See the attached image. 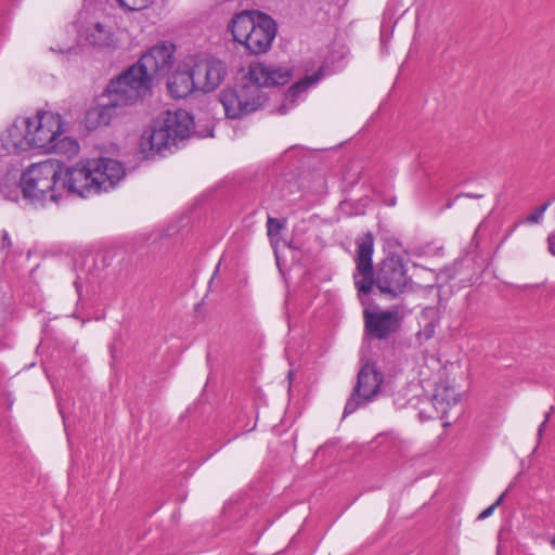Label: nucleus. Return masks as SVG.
Listing matches in <instances>:
<instances>
[{"instance_id":"obj_15","label":"nucleus","mask_w":555,"mask_h":555,"mask_svg":"<svg viewBox=\"0 0 555 555\" xmlns=\"http://www.w3.org/2000/svg\"><path fill=\"white\" fill-rule=\"evenodd\" d=\"M108 96V103L91 108L87 112L86 122L89 128L106 126L116 115V109L122 107L120 103H115V98Z\"/></svg>"},{"instance_id":"obj_2","label":"nucleus","mask_w":555,"mask_h":555,"mask_svg":"<svg viewBox=\"0 0 555 555\" xmlns=\"http://www.w3.org/2000/svg\"><path fill=\"white\" fill-rule=\"evenodd\" d=\"M125 177V169L118 160L99 158L80 160L64 167L61 164L60 191L61 198L65 195L88 197L107 192Z\"/></svg>"},{"instance_id":"obj_24","label":"nucleus","mask_w":555,"mask_h":555,"mask_svg":"<svg viewBox=\"0 0 555 555\" xmlns=\"http://www.w3.org/2000/svg\"><path fill=\"white\" fill-rule=\"evenodd\" d=\"M553 411V408H551V411H548L546 414H545V417H544V421L541 423V425L539 426V429H538V438L541 439L542 438V435H543V431L546 427V424L547 422L550 421L551 418V413Z\"/></svg>"},{"instance_id":"obj_3","label":"nucleus","mask_w":555,"mask_h":555,"mask_svg":"<svg viewBox=\"0 0 555 555\" xmlns=\"http://www.w3.org/2000/svg\"><path fill=\"white\" fill-rule=\"evenodd\" d=\"M63 132L61 115L38 111L33 117H20L2 134L3 147L9 153H20L38 150L51 153L53 140H57Z\"/></svg>"},{"instance_id":"obj_16","label":"nucleus","mask_w":555,"mask_h":555,"mask_svg":"<svg viewBox=\"0 0 555 555\" xmlns=\"http://www.w3.org/2000/svg\"><path fill=\"white\" fill-rule=\"evenodd\" d=\"M461 399L460 392L450 386H440L433 398L434 406L441 413V418L449 417V411L459 404Z\"/></svg>"},{"instance_id":"obj_10","label":"nucleus","mask_w":555,"mask_h":555,"mask_svg":"<svg viewBox=\"0 0 555 555\" xmlns=\"http://www.w3.org/2000/svg\"><path fill=\"white\" fill-rule=\"evenodd\" d=\"M172 59L173 46L162 43L152 47L134 65L139 66L141 72L153 81L160 79L169 72Z\"/></svg>"},{"instance_id":"obj_19","label":"nucleus","mask_w":555,"mask_h":555,"mask_svg":"<svg viewBox=\"0 0 555 555\" xmlns=\"http://www.w3.org/2000/svg\"><path fill=\"white\" fill-rule=\"evenodd\" d=\"M319 79V75L304 77L288 89L287 98L295 99L300 93L305 92L309 87L315 85Z\"/></svg>"},{"instance_id":"obj_12","label":"nucleus","mask_w":555,"mask_h":555,"mask_svg":"<svg viewBox=\"0 0 555 555\" xmlns=\"http://www.w3.org/2000/svg\"><path fill=\"white\" fill-rule=\"evenodd\" d=\"M365 332L371 338L387 339L400 326V317L397 311H364Z\"/></svg>"},{"instance_id":"obj_9","label":"nucleus","mask_w":555,"mask_h":555,"mask_svg":"<svg viewBox=\"0 0 555 555\" xmlns=\"http://www.w3.org/2000/svg\"><path fill=\"white\" fill-rule=\"evenodd\" d=\"M383 383V374L372 363L364 364L358 373L357 384L344 409V416L376 398Z\"/></svg>"},{"instance_id":"obj_25","label":"nucleus","mask_w":555,"mask_h":555,"mask_svg":"<svg viewBox=\"0 0 555 555\" xmlns=\"http://www.w3.org/2000/svg\"><path fill=\"white\" fill-rule=\"evenodd\" d=\"M12 245L9 233L5 230L1 232V248H10Z\"/></svg>"},{"instance_id":"obj_14","label":"nucleus","mask_w":555,"mask_h":555,"mask_svg":"<svg viewBox=\"0 0 555 555\" xmlns=\"http://www.w3.org/2000/svg\"><path fill=\"white\" fill-rule=\"evenodd\" d=\"M167 88L172 98H186L194 90H197L195 76L190 64L179 67L168 79Z\"/></svg>"},{"instance_id":"obj_1","label":"nucleus","mask_w":555,"mask_h":555,"mask_svg":"<svg viewBox=\"0 0 555 555\" xmlns=\"http://www.w3.org/2000/svg\"><path fill=\"white\" fill-rule=\"evenodd\" d=\"M356 271L353 273L354 286L359 297L367 296L374 286L379 294L388 298H397L411 287V279L400 256L391 255L385 258L378 267L374 278L372 256L374 251V236L366 232L356 240Z\"/></svg>"},{"instance_id":"obj_5","label":"nucleus","mask_w":555,"mask_h":555,"mask_svg":"<svg viewBox=\"0 0 555 555\" xmlns=\"http://www.w3.org/2000/svg\"><path fill=\"white\" fill-rule=\"evenodd\" d=\"M194 128L191 114L184 109L167 111L140 137V151L145 158L162 155L178 142L188 139Z\"/></svg>"},{"instance_id":"obj_23","label":"nucleus","mask_w":555,"mask_h":555,"mask_svg":"<svg viewBox=\"0 0 555 555\" xmlns=\"http://www.w3.org/2000/svg\"><path fill=\"white\" fill-rule=\"evenodd\" d=\"M505 494H506V491H505V492H503V493L498 498V500H496L493 504H491L489 507H487L486 509H483V511L479 514L478 519H486V518H488L489 516H491V515H492V513L494 512V509H495L496 507H499V506L503 503V500H504V498H505Z\"/></svg>"},{"instance_id":"obj_17","label":"nucleus","mask_w":555,"mask_h":555,"mask_svg":"<svg viewBox=\"0 0 555 555\" xmlns=\"http://www.w3.org/2000/svg\"><path fill=\"white\" fill-rule=\"evenodd\" d=\"M85 39L91 46L98 48L111 47L113 44L112 30L101 23H94L85 30Z\"/></svg>"},{"instance_id":"obj_27","label":"nucleus","mask_w":555,"mask_h":555,"mask_svg":"<svg viewBox=\"0 0 555 555\" xmlns=\"http://www.w3.org/2000/svg\"><path fill=\"white\" fill-rule=\"evenodd\" d=\"M551 545H552L553 547H555V534H554V535H553V538L551 539Z\"/></svg>"},{"instance_id":"obj_22","label":"nucleus","mask_w":555,"mask_h":555,"mask_svg":"<svg viewBox=\"0 0 555 555\" xmlns=\"http://www.w3.org/2000/svg\"><path fill=\"white\" fill-rule=\"evenodd\" d=\"M282 228H283V224L281 223L280 220L275 219V218H271V217L268 218L267 231H268V235L270 237L279 235Z\"/></svg>"},{"instance_id":"obj_28","label":"nucleus","mask_w":555,"mask_h":555,"mask_svg":"<svg viewBox=\"0 0 555 555\" xmlns=\"http://www.w3.org/2000/svg\"><path fill=\"white\" fill-rule=\"evenodd\" d=\"M75 287L77 288V292H79V286L77 283L75 284Z\"/></svg>"},{"instance_id":"obj_4","label":"nucleus","mask_w":555,"mask_h":555,"mask_svg":"<svg viewBox=\"0 0 555 555\" xmlns=\"http://www.w3.org/2000/svg\"><path fill=\"white\" fill-rule=\"evenodd\" d=\"M61 163L52 159L30 165L22 175L20 184L0 185V193L9 201H16L20 190L26 199L39 206L57 203L60 191Z\"/></svg>"},{"instance_id":"obj_26","label":"nucleus","mask_w":555,"mask_h":555,"mask_svg":"<svg viewBox=\"0 0 555 555\" xmlns=\"http://www.w3.org/2000/svg\"><path fill=\"white\" fill-rule=\"evenodd\" d=\"M547 249L555 257V231L547 236Z\"/></svg>"},{"instance_id":"obj_6","label":"nucleus","mask_w":555,"mask_h":555,"mask_svg":"<svg viewBox=\"0 0 555 555\" xmlns=\"http://www.w3.org/2000/svg\"><path fill=\"white\" fill-rule=\"evenodd\" d=\"M228 29L236 42L243 44L255 55L266 53L271 48L278 33L275 21L257 10L236 13L231 18Z\"/></svg>"},{"instance_id":"obj_8","label":"nucleus","mask_w":555,"mask_h":555,"mask_svg":"<svg viewBox=\"0 0 555 555\" xmlns=\"http://www.w3.org/2000/svg\"><path fill=\"white\" fill-rule=\"evenodd\" d=\"M151 87L152 81L133 64L109 82L107 93L115 98V103L128 106L150 94Z\"/></svg>"},{"instance_id":"obj_20","label":"nucleus","mask_w":555,"mask_h":555,"mask_svg":"<svg viewBox=\"0 0 555 555\" xmlns=\"http://www.w3.org/2000/svg\"><path fill=\"white\" fill-rule=\"evenodd\" d=\"M119 5L129 11H140L153 3V0H118Z\"/></svg>"},{"instance_id":"obj_7","label":"nucleus","mask_w":555,"mask_h":555,"mask_svg":"<svg viewBox=\"0 0 555 555\" xmlns=\"http://www.w3.org/2000/svg\"><path fill=\"white\" fill-rule=\"evenodd\" d=\"M266 95L250 78L248 82L235 88L224 89L220 94V102L228 118H240L255 112L266 101Z\"/></svg>"},{"instance_id":"obj_21","label":"nucleus","mask_w":555,"mask_h":555,"mask_svg":"<svg viewBox=\"0 0 555 555\" xmlns=\"http://www.w3.org/2000/svg\"><path fill=\"white\" fill-rule=\"evenodd\" d=\"M548 206H550V202L539 206L532 214H530L526 218V222H528V223H539L542 220L543 214L545 212V210L547 209Z\"/></svg>"},{"instance_id":"obj_13","label":"nucleus","mask_w":555,"mask_h":555,"mask_svg":"<svg viewBox=\"0 0 555 555\" xmlns=\"http://www.w3.org/2000/svg\"><path fill=\"white\" fill-rule=\"evenodd\" d=\"M248 75L255 83L262 87L283 86L287 83L292 78V72L288 67L255 63L249 66Z\"/></svg>"},{"instance_id":"obj_11","label":"nucleus","mask_w":555,"mask_h":555,"mask_svg":"<svg viewBox=\"0 0 555 555\" xmlns=\"http://www.w3.org/2000/svg\"><path fill=\"white\" fill-rule=\"evenodd\" d=\"M197 90L210 92L220 86L227 75L223 62L215 57H205L195 61L192 65Z\"/></svg>"},{"instance_id":"obj_18","label":"nucleus","mask_w":555,"mask_h":555,"mask_svg":"<svg viewBox=\"0 0 555 555\" xmlns=\"http://www.w3.org/2000/svg\"><path fill=\"white\" fill-rule=\"evenodd\" d=\"M53 145L51 153H56L67 158L76 156L79 152L78 142L73 138L64 137L63 134L57 140H53Z\"/></svg>"}]
</instances>
